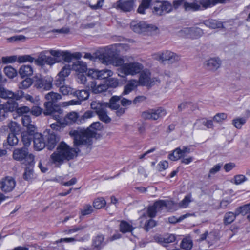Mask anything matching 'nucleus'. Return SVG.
<instances>
[{"label":"nucleus","mask_w":250,"mask_h":250,"mask_svg":"<svg viewBox=\"0 0 250 250\" xmlns=\"http://www.w3.org/2000/svg\"><path fill=\"white\" fill-rule=\"evenodd\" d=\"M69 134L73 140L74 147L72 148L64 142H62L58 146L57 151L50 155L52 163L57 167H59L65 161H69L77 156L83 149H85V152L88 153L91 149V138L94 133L90 131L89 128L72 130Z\"/></svg>","instance_id":"obj_1"},{"label":"nucleus","mask_w":250,"mask_h":250,"mask_svg":"<svg viewBox=\"0 0 250 250\" xmlns=\"http://www.w3.org/2000/svg\"><path fill=\"white\" fill-rule=\"evenodd\" d=\"M47 101L44 103V110L43 114L45 116H50L57 121L60 120L62 114V110L57 102L62 99V96L58 93L50 92L45 95Z\"/></svg>","instance_id":"obj_2"},{"label":"nucleus","mask_w":250,"mask_h":250,"mask_svg":"<svg viewBox=\"0 0 250 250\" xmlns=\"http://www.w3.org/2000/svg\"><path fill=\"white\" fill-rule=\"evenodd\" d=\"M117 54L116 49L113 46H111L97 51L94 55H92L89 53H86L85 54L84 58L93 61L98 59L103 63L107 64L110 63L116 58Z\"/></svg>","instance_id":"obj_3"},{"label":"nucleus","mask_w":250,"mask_h":250,"mask_svg":"<svg viewBox=\"0 0 250 250\" xmlns=\"http://www.w3.org/2000/svg\"><path fill=\"white\" fill-rule=\"evenodd\" d=\"M120 65L117 71L118 75L122 77H125L127 75L134 76L139 74L144 69V65L138 62H133L124 63L123 60L119 61Z\"/></svg>","instance_id":"obj_4"},{"label":"nucleus","mask_w":250,"mask_h":250,"mask_svg":"<svg viewBox=\"0 0 250 250\" xmlns=\"http://www.w3.org/2000/svg\"><path fill=\"white\" fill-rule=\"evenodd\" d=\"M47 52H49V54L53 57H56L57 63L61 62L62 61L66 62H70L73 59L76 60L79 59L82 57V55L79 52L75 53H71L68 51H62L59 50H53L50 49L47 50Z\"/></svg>","instance_id":"obj_5"},{"label":"nucleus","mask_w":250,"mask_h":250,"mask_svg":"<svg viewBox=\"0 0 250 250\" xmlns=\"http://www.w3.org/2000/svg\"><path fill=\"white\" fill-rule=\"evenodd\" d=\"M92 109L94 110L100 120L106 123H110L111 119L107 114V104L105 102L93 101L90 104Z\"/></svg>","instance_id":"obj_6"},{"label":"nucleus","mask_w":250,"mask_h":250,"mask_svg":"<svg viewBox=\"0 0 250 250\" xmlns=\"http://www.w3.org/2000/svg\"><path fill=\"white\" fill-rule=\"evenodd\" d=\"M92 109L94 110L100 120L106 123H110L111 119L107 114V104L105 102L93 101L90 104Z\"/></svg>","instance_id":"obj_7"},{"label":"nucleus","mask_w":250,"mask_h":250,"mask_svg":"<svg viewBox=\"0 0 250 250\" xmlns=\"http://www.w3.org/2000/svg\"><path fill=\"white\" fill-rule=\"evenodd\" d=\"M139 74V77L137 80L139 86H146L149 88L154 86L156 82H159L158 78H151V73L147 69H143Z\"/></svg>","instance_id":"obj_8"},{"label":"nucleus","mask_w":250,"mask_h":250,"mask_svg":"<svg viewBox=\"0 0 250 250\" xmlns=\"http://www.w3.org/2000/svg\"><path fill=\"white\" fill-rule=\"evenodd\" d=\"M151 9L154 14L163 16L173 10L172 4L168 1H156L152 4Z\"/></svg>","instance_id":"obj_9"},{"label":"nucleus","mask_w":250,"mask_h":250,"mask_svg":"<svg viewBox=\"0 0 250 250\" xmlns=\"http://www.w3.org/2000/svg\"><path fill=\"white\" fill-rule=\"evenodd\" d=\"M13 158L17 161H27L29 164L34 163V156L32 154H29L28 148L23 147L17 148L14 150L13 153Z\"/></svg>","instance_id":"obj_10"},{"label":"nucleus","mask_w":250,"mask_h":250,"mask_svg":"<svg viewBox=\"0 0 250 250\" xmlns=\"http://www.w3.org/2000/svg\"><path fill=\"white\" fill-rule=\"evenodd\" d=\"M53 78L50 76H34V86L42 90H49L52 87Z\"/></svg>","instance_id":"obj_11"},{"label":"nucleus","mask_w":250,"mask_h":250,"mask_svg":"<svg viewBox=\"0 0 250 250\" xmlns=\"http://www.w3.org/2000/svg\"><path fill=\"white\" fill-rule=\"evenodd\" d=\"M179 33L181 36L192 39H197L204 34L203 30L198 27L184 28Z\"/></svg>","instance_id":"obj_12"},{"label":"nucleus","mask_w":250,"mask_h":250,"mask_svg":"<svg viewBox=\"0 0 250 250\" xmlns=\"http://www.w3.org/2000/svg\"><path fill=\"white\" fill-rule=\"evenodd\" d=\"M167 114L166 110L162 108L152 109L142 112L141 116L145 120H157L159 118L165 116Z\"/></svg>","instance_id":"obj_13"},{"label":"nucleus","mask_w":250,"mask_h":250,"mask_svg":"<svg viewBox=\"0 0 250 250\" xmlns=\"http://www.w3.org/2000/svg\"><path fill=\"white\" fill-rule=\"evenodd\" d=\"M23 96V91L19 90L16 92L7 89L0 84V97L4 99L10 100H19Z\"/></svg>","instance_id":"obj_14"},{"label":"nucleus","mask_w":250,"mask_h":250,"mask_svg":"<svg viewBox=\"0 0 250 250\" xmlns=\"http://www.w3.org/2000/svg\"><path fill=\"white\" fill-rule=\"evenodd\" d=\"M43 133L45 138L46 148L48 150H52L59 141V136L54 131L51 130L44 132Z\"/></svg>","instance_id":"obj_15"},{"label":"nucleus","mask_w":250,"mask_h":250,"mask_svg":"<svg viewBox=\"0 0 250 250\" xmlns=\"http://www.w3.org/2000/svg\"><path fill=\"white\" fill-rule=\"evenodd\" d=\"M48 53L47 51L40 53L38 58L35 60V63L38 66H43L45 64L52 66L57 63L56 57L47 56L46 53Z\"/></svg>","instance_id":"obj_16"},{"label":"nucleus","mask_w":250,"mask_h":250,"mask_svg":"<svg viewBox=\"0 0 250 250\" xmlns=\"http://www.w3.org/2000/svg\"><path fill=\"white\" fill-rule=\"evenodd\" d=\"M16 183L13 177L9 176H5L0 180V189L5 193L10 192L14 189Z\"/></svg>","instance_id":"obj_17"},{"label":"nucleus","mask_w":250,"mask_h":250,"mask_svg":"<svg viewBox=\"0 0 250 250\" xmlns=\"http://www.w3.org/2000/svg\"><path fill=\"white\" fill-rule=\"evenodd\" d=\"M131 27L134 32L137 33H141L146 31H155L158 30V28L154 25H146L145 23L141 22H132Z\"/></svg>","instance_id":"obj_18"},{"label":"nucleus","mask_w":250,"mask_h":250,"mask_svg":"<svg viewBox=\"0 0 250 250\" xmlns=\"http://www.w3.org/2000/svg\"><path fill=\"white\" fill-rule=\"evenodd\" d=\"M136 0H119L116 2V9L124 12L131 11L135 5Z\"/></svg>","instance_id":"obj_19"},{"label":"nucleus","mask_w":250,"mask_h":250,"mask_svg":"<svg viewBox=\"0 0 250 250\" xmlns=\"http://www.w3.org/2000/svg\"><path fill=\"white\" fill-rule=\"evenodd\" d=\"M89 74L92 78L99 80H106L113 75V72L108 69L89 70Z\"/></svg>","instance_id":"obj_20"},{"label":"nucleus","mask_w":250,"mask_h":250,"mask_svg":"<svg viewBox=\"0 0 250 250\" xmlns=\"http://www.w3.org/2000/svg\"><path fill=\"white\" fill-rule=\"evenodd\" d=\"M16 106V103L10 104L8 101L4 104H0V121L4 120L7 117L8 112H13Z\"/></svg>","instance_id":"obj_21"},{"label":"nucleus","mask_w":250,"mask_h":250,"mask_svg":"<svg viewBox=\"0 0 250 250\" xmlns=\"http://www.w3.org/2000/svg\"><path fill=\"white\" fill-rule=\"evenodd\" d=\"M34 147L36 150L40 151L46 147L45 138L41 133H36L33 139Z\"/></svg>","instance_id":"obj_22"},{"label":"nucleus","mask_w":250,"mask_h":250,"mask_svg":"<svg viewBox=\"0 0 250 250\" xmlns=\"http://www.w3.org/2000/svg\"><path fill=\"white\" fill-rule=\"evenodd\" d=\"M221 64V61L219 59L213 58L206 61L204 66L208 70L215 71L220 67Z\"/></svg>","instance_id":"obj_23"},{"label":"nucleus","mask_w":250,"mask_h":250,"mask_svg":"<svg viewBox=\"0 0 250 250\" xmlns=\"http://www.w3.org/2000/svg\"><path fill=\"white\" fill-rule=\"evenodd\" d=\"M108 243L107 239L104 240V236L98 234L94 237L92 240V246L97 250H101Z\"/></svg>","instance_id":"obj_24"},{"label":"nucleus","mask_w":250,"mask_h":250,"mask_svg":"<svg viewBox=\"0 0 250 250\" xmlns=\"http://www.w3.org/2000/svg\"><path fill=\"white\" fill-rule=\"evenodd\" d=\"M160 59L163 61H169L171 63H173L178 61L180 58L174 53L167 50L162 53L160 56Z\"/></svg>","instance_id":"obj_25"},{"label":"nucleus","mask_w":250,"mask_h":250,"mask_svg":"<svg viewBox=\"0 0 250 250\" xmlns=\"http://www.w3.org/2000/svg\"><path fill=\"white\" fill-rule=\"evenodd\" d=\"M19 140L16 134L13 133H9L7 137L6 141L3 144L5 149H10L12 147L17 145Z\"/></svg>","instance_id":"obj_26"},{"label":"nucleus","mask_w":250,"mask_h":250,"mask_svg":"<svg viewBox=\"0 0 250 250\" xmlns=\"http://www.w3.org/2000/svg\"><path fill=\"white\" fill-rule=\"evenodd\" d=\"M138 86H139V85L137 83V80L131 79L128 81L126 84L124 86L122 95L128 94L131 92L135 90Z\"/></svg>","instance_id":"obj_27"},{"label":"nucleus","mask_w":250,"mask_h":250,"mask_svg":"<svg viewBox=\"0 0 250 250\" xmlns=\"http://www.w3.org/2000/svg\"><path fill=\"white\" fill-rule=\"evenodd\" d=\"M158 210L162 209L163 208L170 209L173 205L174 202L171 200H159L153 204Z\"/></svg>","instance_id":"obj_28"},{"label":"nucleus","mask_w":250,"mask_h":250,"mask_svg":"<svg viewBox=\"0 0 250 250\" xmlns=\"http://www.w3.org/2000/svg\"><path fill=\"white\" fill-rule=\"evenodd\" d=\"M33 73V70L30 65H22L19 70V74L22 78L24 77H28L31 76Z\"/></svg>","instance_id":"obj_29"},{"label":"nucleus","mask_w":250,"mask_h":250,"mask_svg":"<svg viewBox=\"0 0 250 250\" xmlns=\"http://www.w3.org/2000/svg\"><path fill=\"white\" fill-rule=\"evenodd\" d=\"M72 68L76 72L83 73L87 70V64L85 62L76 61L72 65Z\"/></svg>","instance_id":"obj_30"},{"label":"nucleus","mask_w":250,"mask_h":250,"mask_svg":"<svg viewBox=\"0 0 250 250\" xmlns=\"http://www.w3.org/2000/svg\"><path fill=\"white\" fill-rule=\"evenodd\" d=\"M204 24L206 26L211 29L224 28L223 23L222 22L213 19H209L205 21Z\"/></svg>","instance_id":"obj_31"},{"label":"nucleus","mask_w":250,"mask_h":250,"mask_svg":"<svg viewBox=\"0 0 250 250\" xmlns=\"http://www.w3.org/2000/svg\"><path fill=\"white\" fill-rule=\"evenodd\" d=\"M73 96L77 97V99L82 102L88 98L89 92L86 89L74 90Z\"/></svg>","instance_id":"obj_32"},{"label":"nucleus","mask_w":250,"mask_h":250,"mask_svg":"<svg viewBox=\"0 0 250 250\" xmlns=\"http://www.w3.org/2000/svg\"><path fill=\"white\" fill-rule=\"evenodd\" d=\"M121 97L122 96H112L109 100V103H106L107 104V108L109 107L112 110L118 109L120 107V105L118 104V102L121 99Z\"/></svg>","instance_id":"obj_33"},{"label":"nucleus","mask_w":250,"mask_h":250,"mask_svg":"<svg viewBox=\"0 0 250 250\" xmlns=\"http://www.w3.org/2000/svg\"><path fill=\"white\" fill-rule=\"evenodd\" d=\"M119 228L120 231L123 233L131 232L135 229L131 224L124 220L121 221Z\"/></svg>","instance_id":"obj_34"},{"label":"nucleus","mask_w":250,"mask_h":250,"mask_svg":"<svg viewBox=\"0 0 250 250\" xmlns=\"http://www.w3.org/2000/svg\"><path fill=\"white\" fill-rule=\"evenodd\" d=\"M238 216L236 214V211L234 212H228L225 214L223 218V223L225 225H228L232 223L236 219V217Z\"/></svg>","instance_id":"obj_35"},{"label":"nucleus","mask_w":250,"mask_h":250,"mask_svg":"<svg viewBox=\"0 0 250 250\" xmlns=\"http://www.w3.org/2000/svg\"><path fill=\"white\" fill-rule=\"evenodd\" d=\"M196 1L199 3L200 6H202L206 9L216 4L218 2V0H196Z\"/></svg>","instance_id":"obj_36"},{"label":"nucleus","mask_w":250,"mask_h":250,"mask_svg":"<svg viewBox=\"0 0 250 250\" xmlns=\"http://www.w3.org/2000/svg\"><path fill=\"white\" fill-rule=\"evenodd\" d=\"M184 9L186 11H195L200 9V5L196 1L193 3H189L186 0L184 3Z\"/></svg>","instance_id":"obj_37"},{"label":"nucleus","mask_w":250,"mask_h":250,"mask_svg":"<svg viewBox=\"0 0 250 250\" xmlns=\"http://www.w3.org/2000/svg\"><path fill=\"white\" fill-rule=\"evenodd\" d=\"M21 137L23 144L26 147L30 145L32 141H33L34 136L29 135L27 132H22L21 134Z\"/></svg>","instance_id":"obj_38"},{"label":"nucleus","mask_w":250,"mask_h":250,"mask_svg":"<svg viewBox=\"0 0 250 250\" xmlns=\"http://www.w3.org/2000/svg\"><path fill=\"white\" fill-rule=\"evenodd\" d=\"M8 103L10 104L12 103H16L17 107L13 110V111H16L18 114H22L24 113H27L30 111V108L28 106H23L22 107H18V104L17 102L14 100L8 101Z\"/></svg>","instance_id":"obj_39"},{"label":"nucleus","mask_w":250,"mask_h":250,"mask_svg":"<svg viewBox=\"0 0 250 250\" xmlns=\"http://www.w3.org/2000/svg\"><path fill=\"white\" fill-rule=\"evenodd\" d=\"M103 128V126L101 123L99 122H94L91 124L89 127H87L86 129H89V130L91 132L94 133V134L91 137V141H92V138L94 137L96 134V131L97 130H101ZM93 143V142H92Z\"/></svg>","instance_id":"obj_40"},{"label":"nucleus","mask_w":250,"mask_h":250,"mask_svg":"<svg viewBox=\"0 0 250 250\" xmlns=\"http://www.w3.org/2000/svg\"><path fill=\"white\" fill-rule=\"evenodd\" d=\"M33 163L29 164V167H27L25 168L24 172L23 175V177L25 180H29L33 178V169L32 167Z\"/></svg>","instance_id":"obj_41"},{"label":"nucleus","mask_w":250,"mask_h":250,"mask_svg":"<svg viewBox=\"0 0 250 250\" xmlns=\"http://www.w3.org/2000/svg\"><path fill=\"white\" fill-rule=\"evenodd\" d=\"M34 83V77L33 79L27 77L25 79L23 80L20 84L19 88L20 89H27L33 83Z\"/></svg>","instance_id":"obj_42"},{"label":"nucleus","mask_w":250,"mask_h":250,"mask_svg":"<svg viewBox=\"0 0 250 250\" xmlns=\"http://www.w3.org/2000/svg\"><path fill=\"white\" fill-rule=\"evenodd\" d=\"M87 77H88V80L86 83V84H85V86L87 88H88V89L87 90H88L89 92L90 90H91L93 92V89L96 87L97 85L96 82L94 79V78H92L89 73L88 74Z\"/></svg>","instance_id":"obj_43"},{"label":"nucleus","mask_w":250,"mask_h":250,"mask_svg":"<svg viewBox=\"0 0 250 250\" xmlns=\"http://www.w3.org/2000/svg\"><path fill=\"white\" fill-rule=\"evenodd\" d=\"M5 74L9 78H13L17 74V71L11 66H7L4 68Z\"/></svg>","instance_id":"obj_44"},{"label":"nucleus","mask_w":250,"mask_h":250,"mask_svg":"<svg viewBox=\"0 0 250 250\" xmlns=\"http://www.w3.org/2000/svg\"><path fill=\"white\" fill-rule=\"evenodd\" d=\"M181 150L180 147L176 148L172 153L169 155V158L172 161H176L182 158Z\"/></svg>","instance_id":"obj_45"},{"label":"nucleus","mask_w":250,"mask_h":250,"mask_svg":"<svg viewBox=\"0 0 250 250\" xmlns=\"http://www.w3.org/2000/svg\"><path fill=\"white\" fill-rule=\"evenodd\" d=\"M249 206H250V203L239 207L235 209L236 214L238 215L239 214H242L243 215L248 214L249 209H250L249 208Z\"/></svg>","instance_id":"obj_46"},{"label":"nucleus","mask_w":250,"mask_h":250,"mask_svg":"<svg viewBox=\"0 0 250 250\" xmlns=\"http://www.w3.org/2000/svg\"><path fill=\"white\" fill-rule=\"evenodd\" d=\"M35 59L30 55L19 56L18 58V62L20 63L27 62H32L34 61H35Z\"/></svg>","instance_id":"obj_47"},{"label":"nucleus","mask_w":250,"mask_h":250,"mask_svg":"<svg viewBox=\"0 0 250 250\" xmlns=\"http://www.w3.org/2000/svg\"><path fill=\"white\" fill-rule=\"evenodd\" d=\"M78 115L76 112H70L67 114L65 118L66 121L69 123H74L77 121Z\"/></svg>","instance_id":"obj_48"},{"label":"nucleus","mask_w":250,"mask_h":250,"mask_svg":"<svg viewBox=\"0 0 250 250\" xmlns=\"http://www.w3.org/2000/svg\"><path fill=\"white\" fill-rule=\"evenodd\" d=\"M189 216V214L187 213L184 215H181L178 218H177L176 217L173 216L171 217H169L168 218V222L171 224H175L178 222H180L182 221L183 220L187 218V217Z\"/></svg>","instance_id":"obj_49"},{"label":"nucleus","mask_w":250,"mask_h":250,"mask_svg":"<svg viewBox=\"0 0 250 250\" xmlns=\"http://www.w3.org/2000/svg\"><path fill=\"white\" fill-rule=\"evenodd\" d=\"M157 225V222L152 219L146 221L145 222L144 229L146 231L148 232L149 230Z\"/></svg>","instance_id":"obj_50"},{"label":"nucleus","mask_w":250,"mask_h":250,"mask_svg":"<svg viewBox=\"0 0 250 250\" xmlns=\"http://www.w3.org/2000/svg\"><path fill=\"white\" fill-rule=\"evenodd\" d=\"M105 204V201L102 198L95 199L93 202V207L96 209H100L104 207Z\"/></svg>","instance_id":"obj_51"},{"label":"nucleus","mask_w":250,"mask_h":250,"mask_svg":"<svg viewBox=\"0 0 250 250\" xmlns=\"http://www.w3.org/2000/svg\"><path fill=\"white\" fill-rule=\"evenodd\" d=\"M180 246L183 249L186 250H190L192 247V242L190 240L184 239L180 244Z\"/></svg>","instance_id":"obj_52"},{"label":"nucleus","mask_w":250,"mask_h":250,"mask_svg":"<svg viewBox=\"0 0 250 250\" xmlns=\"http://www.w3.org/2000/svg\"><path fill=\"white\" fill-rule=\"evenodd\" d=\"M70 73V65H65L58 73L59 76L65 79L66 77L68 76Z\"/></svg>","instance_id":"obj_53"},{"label":"nucleus","mask_w":250,"mask_h":250,"mask_svg":"<svg viewBox=\"0 0 250 250\" xmlns=\"http://www.w3.org/2000/svg\"><path fill=\"white\" fill-rule=\"evenodd\" d=\"M60 91L64 95H73L74 91V90L72 89L70 87L66 86L65 85H62L60 87Z\"/></svg>","instance_id":"obj_54"},{"label":"nucleus","mask_w":250,"mask_h":250,"mask_svg":"<svg viewBox=\"0 0 250 250\" xmlns=\"http://www.w3.org/2000/svg\"><path fill=\"white\" fill-rule=\"evenodd\" d=\"M246 123V119L243 118H237L232 120V124L237 128L240 129Z\"/></svg>","instance_id":"obj_55"},{"label":"nucleus","mask_w":250,"mask_h":250,"mask_svg":"<svg viewBox=\"0 0 250 250\" xmlns=\"http://www.w3.org/2000/svg\"><path fill=\"white\" fill-rule=\"evenodd\" d=\"M119 85V82L117 79L114 78H110L106 81L105 85L108 88H116Z\"/></svg>","instance_id":"obj_56"},{"label":"nucleus","mask_w":250,"mask_h":250,"mask_svg":"<svg viewBox=\"0 0 250 250\" xmlns=\"http://www.w3.org/2000/svg\"><path fill=\"white\" fill-rule=\"evenodd\" d=\"M93 211V208L90 205H86L83 207V209L81 210V214L83 216L89 215Z\"/></svg>","instance_id":"obj_57"},{"label":"nucleus","mask_w":250,"mask_h":250,"mask_svg":"<svg viewBox=\"0 0 250 250\" xmlns=\"http://www.w3.org/2000/svg\"><path fill=\"white\" fill-rule=\"evenodd\" d=\"M26 128V131H23L24 132H27L29 135L35 136L36 133H39L36 131V126L33 125L31 124L25 127Z\"/></svg>","instance_id":"obj_58"},{"label":"nucleus","mask_w":250,"mask_h":250,"mask_svg":"<svg viewBox=\"0 0 250 250\" xmlns=\"http://www.w3.org/2000/svg\"><path fill=\"white\" fill-rule=\"evenodd\" d=\"M107 90V86L105 85V84L96 85V87L93 89V93L94 94H98L106 91Z\"/></svg>","instance_id":"obj_59"},{"label":"nucleus","mask_w":250,"mask_h":250,"mask_svg":"<svg viewBox=\"0 0 250 250\" xmlns=\"http://www.w3.org/2000/svg\"><path fill=\"white\" fill-rule=\"evenodd\" d=\"M234 183L236 185H240L247 180V177L241 174L236 175L234 177Z\"/></svg>","instance_id":"obj_60"},{"label":"nucleus","mask_w":250,"mask_h":250,"mask_svg":"<svg viewBox=\"0 0 250 250\" xmlns=\"http://www.w3.org/2000/svg\"><path fill=\"white\" fill-rule=\"evenodd\" d=\"M157 209L154 204L151 206H149L147 210L148 216L151 218L155 217L157 214Z\"/></svg>","instance_id":"obj_61"},{"label":"nucleus","mask_w":250,"mask_h":250,"mask_svg":"<svg viewBox=\"0 0 250 250\" xmlns=\"http://www.w3.org/2000/svg\"><path fill=\"white\" fill-rule=\"evenodd\" d=\"M17 57L16 56H11L7 57H3L1 59L3 63H12L16 61Z\"/></svg>","instance_id":"obj_62"},{"label":"nucleus","mask_w":250,"mask_h":250,"mask_svg":"<svg viewBox=\"0 0 250 250\" xmlns=\"http://www.w3.org/2000/svg\"><path fill=\"white\" fill-rule=\"evenodd\" d=\"M65 79L62 78V77H61V76H59L58 74L57 75V77H56V79L54 81V84L57 87H61V86L64 85L65 83Z\"/></svg>","instance_id":"obj_63"},{"label":"nucleus","mask_w":250,"mask_h":250,"mask_svg":"<svg viewBox=\"0 0 250 250\" xmlns=\"http://www.w3.org/2000/svg\"><path fill=\"white\" fill-rule=\"evenodd\" d=\"M227 117V115L224 113H219L216 114L213 117V120L217 122H221L225 120Z\"/></svg>","instance_id":"obj_64"}]
</instances>
